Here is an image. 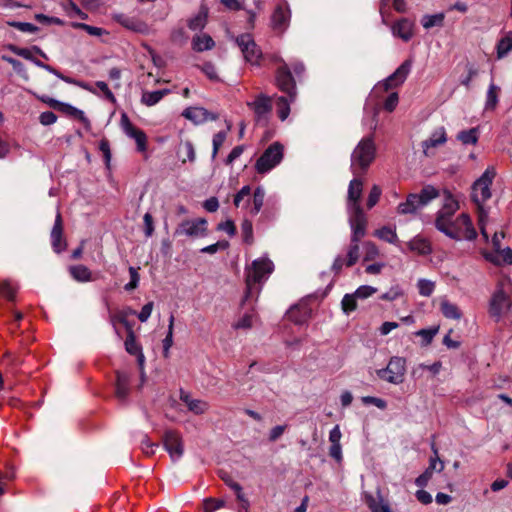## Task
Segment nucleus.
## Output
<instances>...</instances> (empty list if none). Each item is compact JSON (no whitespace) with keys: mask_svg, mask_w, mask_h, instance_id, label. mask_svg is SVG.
<instances>
[{"mask_svg":"<svg viewBox=\"0 0 512 512\" xmlns=\"http://www.w3.org/2000/svg\"><path fill=\"white\" fill-rule=\"evenodd\" d=\"M418 291L421 296L429 297L435 288L434 282L427 279H420L417 283Z\"/></svg>","mask_w":512,"mask_h":512,"instance_id":"nucleus-51","label":"nucleus"},{"mask_svg":"<svg viewBox=\"0 0 512 512\" xmlns=\"http://www.w3.org/2000/svg\"><path fill=\"white\" fill-rule=\"evenodd\" d=\"M435 457H431L429 460V466L426 468L427 471H430L433 474V471L442 472L444 469V463L438 457L437 449H434Z\"/></svg>","mask_w":512,"mask_h":512,"instance_id":"nucleus-59","label":"nucleus"},{"mask_svg":"<svg viewBox=\"0 0 512 512\" xmlns=\"http://www.w3.org/2000/svg\"><path fill=\"white\" fill-rule=\"evenodd\" d=\"M290 18L291 12L288 3L278 4L271 16L272 28L279 32H284L289 26Z\"/></svg>","mask_w":512,"mask_h":512,"instance_id":"nucleus-17","label":"nucleus"},{"mask_svg":"<svg viewBox=\"0 0 512 512\" xmlns=\"http://www.w3.org/2000/svg\"><path fill=\"white\" fill-rule=\"evenodd\" d=\"M466 69L467 74L460 78V83L466 88H469L471 81L478 75V69L470 63L466 65Z\"/></svg>","mask_w":512,"mask_h":512,"instance_id":"nucleus-54","label":"nucleus"},{"mask_svg":"<svg viewBox=\"0 0 512 512\" xmlns=\"http://www.w3.org/2000/svg\"><path fill=\"white\" fill-rule=\"evenodd\" d=\"M480 132L477 127L461 130L456 135V139L463 145H476L479 140Z\"/></svg>","mask_w":512,"mask_h":512,"instance_id":"nucleus-33","label":"nucleus"},{"mask_svg":"<svg viewBox=\"0 0 512 512\" xmlns=\"http://www.w3.org/2000/svg\"><path fill=\"white\" fill-rule=\"evenodd\" d=\"M348 212V222L351 228V242H360L366 234L367 219L363 210L354 209Z\"/></svg>","mask_w":512,"mask_h":512,"instance_id":"nucleus-15","label":"nucleus"},{"mask_svg":"<svg viewBox=\"0 0 512 512\" xmlns=\"http://www.w3.org/2000/svg\"><path fill=\"white\" fill-rule=\"evenodd\" d=\"M359 258V243L351 242L348 251H347V261L346 265L348 267L353 266Z\"/></svg>","mask_w":512,"mask_h":512,"instance_id":"nucleus-53","label":"nucleus"},{"mask_svg":"<svg viewBox=\"0 0 512 512\" xmlns=\"http://www.w3.org/2000/svg\"><path fill=\"white\" fill-rule=\"evenodd\" d=\"M235 42L247 62L252 65H259V61L262 57V51L255 43L251 34H241L236 37Z\"/></svg>","mask_w":512,"mask_h":512,"instance_id":"nucleus-13","label":"nucleus"},{"mask_svg":"<svg viewBox=\"0 0 512 512\" xmlns=\"http://www.w3.org/2000/svg\"><path fill=\"white\" fill-rule=\"evenodd\" d=\"M173 328H174V316H173V314H171L169 317L167 335L163 339V355H164V357L169 356V350L173 345Z\"/></svg>","mask_w":512,"mask_h":512,"instance_id":"nucleus-45","label":"nucleus"},{"mask_svg":"<svg viewBox=\"0 0 512 512\" xmlns=\"http://www.w3.org/2000/svg\"><path fill=\"white\" fill-rule=\"evenodd\" d=\"M215 42L208 34H196L192 39V48L196 52L211 50Z\"/></svg>","mask_w":512,"mask_h":512,"instance_id":"nucleus-30","label":"nucleus"},{"mask_svg":"<svg viewBox=\"0 0 512 512\" xmlns=\"http://www.w3.org/2000/svg\"><path fill=\"white\" fill-rule=\"evenodd\" d=\"M201 71L212 81H218L219 77L215 65L211 62H205L201 67Z\"/></svg>","mask_w":512,"mask_h":512,"instance_id":"nucleus-61","label":"nucleus"},{"mask_svg":"<svg viewBox=\"0 0 512 512\" xmlns=\"http://www.w3.org/2000/svg\"><path fill=\"white\" fill-rule=\"evenodd\" d=\"M229 246V243L228 241L226 240H220V241H217L216 243L214 244H211V245H208V246H205L203 247L200 252L201 253H206V254H214V253H217L218 251L220 250H225L227 249Z\"/></svg>","mask_w":512,"mask_h":512,"instance_id":"nucleus-55","label":"nucleus"},{"mask_svg":"<svg viewBox=\"0 0 512 512\" xmlns=\"http://www.w3.org/2000/svg\"><path fill=\"white\" fill-rule=\"evenodd\" d=\"M447 142V133L443 126L433 130L428 139L422 141L421 146L425 156H432V149L444 145Z\"/></svg>","mask_w":512,"mask_h":512,"instance_id":"nucleus-19","label":"nucleus"},{"mask_svg":"<svg viewBox=\"0 0 512 512\" xmlns=\"http://www.w3.org/2000/svg\"><path fill=\"white\" fill-rule=\"evenodd\" d=\"M208 11L201 7L200 11L188 20V27L192 31H201L207 23Z\"/></svg>","mask_w":512,"mask_h":512,"instance_id":"nucleus-34","label":"nucleus"},{"mask_svg":"<svg viewBox=\"0 0 512 512\" xmlns=\"http://www.w3.org/2000/svg\"><path fill=\"white\" fill-rule=\"evenodd\" d=\"M73 27L74 28H78V29H82V30L86 31L91 36L99 37V36H102L104 34H108V32L106 30H104L103 28L96 27V26H91V25H88V24H85V23H73Z\"/></svg>","mask_w":512,"mask_h":512,"instance_id":"nucleus-49","label":"nucleus"},{"mask_svg":"<svg viewBox=\"0 0 512 512\" xmlns=\"http://www.w3.org/2000/svg\"><path fill=\"white\" fill-rule=\"evenodd\" d=\"M275 82L278 89L287 94L276 99L277 115L281 121H285L290 114V105L297 98L296 81L290 67L283 63V66L276 70Z\"/></svg>","mask_w":512,"mask_h":512,"instance_id":"nucleus-1","label":"nucleus"},{"mask_svg":"<svg viewBox=\"0 0 512 512\" xmlns=\"http://www.w3.org/2000/svg\"><path fill=\"white\" fill-rule=\"evenodd\" d=\"M458 209V201L449 191L445 190L442 207L436 214L435 227L439 232L443 233L449 238L458 237L448 229V225L452 223V220H454V215Z\"/></svg>","mask_w":512,"mask_h":512,"instance_id":"nucleus-6","label":"nucleus"},{"mask_svg":"<svg viewBox=\"0 0 512 512\" xmlns=\"http://www.w3.org/2000/svg\"><path fill=\"white\" fill-rule=\"evenodd\" d=\"M488 313L496 322L508 319L512 323V297L504 282H499L492 293Z\"/></svg>","mask_w":512,"mask_h":512,"instance_id":"nucleus-3","label":"nucleus"},{"mask_svg":"<svg viewBox=\"0 0 512 512\" xmlns=\"http://www.w3.org/2000/svg\"><path fill=\"white\" fill-rule=\"evenodd\" d=\"M253 318H254V315L251 314V313H245L242 317H240L234 324H233V328L235 330H240V329H250L253 325Z\"/></svg>","mask_w":512,"mask_h":512,"instance_id":"nucleus-50","label":"nucleus"},{"mask_svg":"<svg viewBox=\"0 0 512 512\" xmlns=\"http://www.w3.org/2000/svg\"><path fill=\"white\" fill-rule=\"evenodd\" d=\"M440 310L442 314L448 319L459 320L462 317V313L459 307L447 299H443L441 301Z\"/></svg>","mask_w":512,"mask_h":512,"instance_id":"nucleus-37","label":"nucleus"},{"mask_svg":"<svg viewBox=\"0 0 512 512\" xmlns=\"http://www.w3.org/2000/svg\"><path fill=\"white\" fill-rule=\"evenodd\" d=\"M497 57L504 58L512 51V32H507L496 45Z\"/></svg>","mask_w":512,"mask_h":512,"instance_id":"nucleus-38","label":"nucleus"},{"mask_svg":"<svg viewBox=\"0 0 512 512\" xmlns=\"http://www.w3.org/2000/svg\"><path fill=\"white\" fill-rule=\"evenodd\" d=\"M207 220L205 218H196L182 221L176 228V236H187L201 238L207 235Z\"/></svg>","mask_w":512,"mask_h":512,"instance_id":"nucleus-14","label":"nucleus"},{"mask_svg":"<svg viewBox=\"0 0 512 512\" xmlns=\"http://www.w3.org/2000/svg\"><path fill=\"white\" fill-rule=\"evenodd\" d=\"M39 121L42 125L49 126L57 121V115L52 111H45L40 114Z\"/></svg>","mask_w":512,"mask_h":512,"instance_id":"nucleus-64","label":"nucleus"},{"mask_svg":"<svg viewBox=\"0 0 512 512\" xmlns=\"http://www.w3.org/2000/svg\"><path fill=\"white\" fill-rule=\"evenodd\" d=\"M51 245L55 253H61L66 249V241L63 239V227L61 214L58 211L51 230Z\"/></svg>","mask_w":512,"mask_h":512,"instance_id":"nucleus-22","label":"nucleus"},{"mask_svg":"<svg viewBox=\"0 0 512 512\" xmlns=\"http://www.w3.org/2000/svg\"><path fill=\"white\" fill-rule=\"evenodd\" d=\"M448 229L458 237L452 238L453 240L459 241L462 239L474 240L477 236V232L473 226L471 218L468 214L462 213L448 225Z\"/></svg>","mask_w":512,"mask_h":512,"instance_id":"nucleus-12","label":"nucleus"},{"mask_svg":"<svg viewBox=\"0 0 512 512\" xmlns=\"http://www.w3.org/2000/svg\"><path fill=\"white\" fill-rule=\"evenodd\" d=\"M169 93V89L147 91L142 94L141 102L146 106H154L157 103H159L165 95Z\"/></svg>","mask_w":512,"mask_h":512,"instance_id":"nucleus-35","label":"nucleus"},{"mask_svg":"<svg viewBox=\"0 0 512 512\" xmlns=\"http://www.w3.org/2000/svg\"><path fill=\"white\" fill-rule=\"evenodd\" d=\"M377 289L375 287L369 286V285H362L356 289L354 292L357 299H366L370 296H372Z\"/></svg>","mask_w":512,"mask_h":512,"instance_id":"nucleus-62","label":"nucleus"},{"mask_svg":"<svg viewBox=\"0 0 512 512\" xmlns=\"http://www.w3.org/2000/svg\"><path fill=\"white\" fill-rule=\"evenodd\" d=\"M499 88L491 83L489 85V88H488V91H487V94H486V102H485V108L486 110H493L497 103H498V95H497V90Z\"/></svg>","mask_w":512,"mask_h":512,"instance_id":"nucleus-46","label":"nucleus"},{"mask_svg":"<svg viewBox=\"0 0 512 512\" xmlns=\"http://www.w3.org/2000/svg\"><path fill=\"white\" fill-rule=\"evenodd\" d=\"M406 372V360L403 357L393 356L387 367L377 371L379 378L392 383L400 384Z\"/></svg>","mask_w":512,"mask_h":512,"instance_id":"nucleus-10","label":"nucleus"},{"mask_svg":"<svg viewBox=\"0 0 512 512\" xmlns=\"http://www.w3.org/2000/svg\"><path fill=\"white\" fill-rule=\"evenodd\" d=\"M247 105L254 112L256 123L266 126L272 111V97L260 93L253 101L248 102Z\"/></svg>","mask_w":512,"mask_h":512,"instance_id":"nucleus-11","label":"nucleus"},{"mask_svg":"<svg viewBox=\"0 0 512 512\" xmlns=\"http://www.w3.org/2000/svg\"><path fill=\"white\" fill-rule=\"evenodd\" d=\"M274 270L273 262L267 257L255 259L246 269L245 300L260 293L261 285L269 278Z\"/></svg>","mask_w":512,"mask_h":512,"instance_id":"nucleus-2","label":"nucleus"},{"mask_svg":"<svg viewBox=\"0 0 512 512\" xmlns=\"http://www.w3.org/2000/svg\"><path fill=\"white\" fill-rule=\"evenodd\" d=\"M284 156V147L279 142L269 145L255 163V169L260 174L270 172L281 163Z\"/></svg>","mask_w":512,"mask_h":512,"instance_id":"nucleus-7","label":"nucleus"},{"mask_svg":"<svg viewBox=\"0 0 512 512\" xmlns=\"http://www.w3.org/2000/svg\"><path fill=\"white\" fill-rule=\"evenodd\" d=\"M364 500L371 512H391L388 501L383 498L380 491L377 492L376 497L370 493H364Z\"/></svg>","mask_w":512,"mask_h":512,"instance_id":"nucleus-25","label":"nucleus"},{"mask_svg":"<svg viewBox=\"0 0 512 512\" xmlns=\"http://www.w3.org/2000/svg\"><path fill=\"white\" fill-rule=\"evenodd\" d=\"M141 450L146 455H153L155 452V449L158 447L156 443H153L147 435H142V439L140 442Z\"/></svg>","mask_w":512,"mask_h":512,"instance_id":"nucleus-60","label":"nucleus"},{"mask_svg":"<svg viewBox=\"0 0 512 512\" xmlns=\"http://www.w3.org/2000/svg\"><path fill=\"white\" fill-rule=\"evenodd\" d=\"M241 232L243 235V241L247 244L253 242V225L249 220H244L241 224Z\"/></svg>","mask_w":512,"mask_h":512,"instance_id":"nucleus-56","label":"nucleus"},{"mask_svg":"<svg viewBox=\"0 0 512 512\" xmlns=\"http://www.w3.org/2000/svg\"><path fill=\"white\" fill-rule=\"evenodd\" d=\"M1 59L9 63L18 75L27 78L25 66L21 61L7 55H2Z\"/></svg>","mask_w":512,"mask_h":512,"instance_id":"nucleus-48","label":"nucleus"},{"mask_svg":"<svg viewBox=\"0 0 512 512\" xmlns=\"http://www.w3.org/2000/svg\"><path fill=\"white\" fill-rule=\"evenodd\" d=\"M54 104H57L59 105V109L66 113L67 115H70L74 118H77L78 120H80L82 123H84L85 125H88L89 124V120L88 118L85 116V113L74 107L73 105L71 104H68V103H63V102H60L58 100H52Z\"/></svg>","mask_w":512,"mask_h":512,"instance_id":"nucleus-31","label":"nucleus"},{"mask_svg":"<svg viewBox=\"0 0 512 512\" xmlns=\"http://www.w3.org/2000/svg\"><path fill=\"white\" fill-rule=\"evenodd\" d=\"M495 176V169L493 167H488L474 182L471 197L477 205L483 204L491 197V185Z\"/></svg>","mask_w":512,"mask_h":512,"instance_id":"nucleus-9","label":"nucleus"},{"mask_svg":"<svg viewBox=\"0 0 512 512\" xmlns=\"http://www.w3.org/2000/svg\"><path fill=\"white\" fill-rule=\"evenodd\" d=\"M125 349L130 355L137 357L140 366L144 365L145 357L142 353L141 346L137 343L134 332L130 330L125 340Z\"/></svg>","mask_w":512,"mask_h":512,"instance_id":"nucleus-27","label":"nucleus"},{"mask_svg":"<svg viewBox=\"0 0 512 512\" xmlns=\"http://www.w3.org/2000/svg\"><path fill=\"white\" fill-rule=\"evenodd\" d=\"M445 15L444 13H436V14H426L421 19V24L425 29H430L433 27H441L444 23Z\"/></svg>","mask_w":512,"mask_h":512,"instance_id":"nucleus-42","label":"nucleus"},{"mask_svg":"<svg viewBox=\"0 0 512 512\" xmlns=\"http://www.w3.org/2000/svg\"><path fill=\"white\" fill-rule=\"evenodd\" d=\"M8 24L9 26L14 27L19 31L25 33H35L36 31H38V27L29 22L11 21L8 22Z\"/></svg>","mask_w":512,"mask_h":512,"instance_id":"nucleus-57","label":"nucleus"},{"mask_svg":"<svg viewBox=\"0 0 512 512\" xmlns=\"http://www.w3.org/2000/svg\"><path fill=\"white\" fill-rule=\"evenodd\" d=\"M17 287L10 280H4L0 283V294L7 300H14Z\"/></svg>","mask_w":512,"mask_h":512,"instance_id":"nucleus-47","label":"nucleus"},{"mask_svg":"<svg viewBox=\"0 0 512 512\" xmlns=\"http://www.w3.org/2000/svg\"><path fill=\"white\" fill-rule=\"evenodd\" d=\"M413 65L412 59L405 60L390 76L378 82L370 93V98L378 92H386L391 88L398 87L405 82Z\"/></svg>","mask_w":512,"mask_h":512,"instance_id":"nucleus-8","label":"nucleus"},{"mask_svg":"<svg viewBox=\"0 0 512 512\" xmlns=\"http://www.w3.org/2000/svg\"><path fill=\"white\" fill-rule=\"evenodd\" d=\"M113 19L123 27L142 34L149 32V26L142 20L125 14H115Z\"/></svg>","mask_w":512,"mask_h":512,"instance_id":"nucleus-21","label":"nucleus"},{"mask_svg":"<svg viewBox=\"0 0 512 512\" xmlns=\"http://www.w3.org/2000/svg\"><path fill=\"white\" fill-rule=\"evenodd\" d=\"M120 124L123 132L129 138L136 140L138 138V133H143L142 130L136 128L130 121L127 114L123 113L121 115Z\"/></svg>","mask_w":512,"mask_h":512,"instance_id":"nucleus-41","label":"nucleus"},{"mask_svg":"<svg viewBox=\"0 0 512 512\" xmlns=\"http://www.w3.org/2000/svg\"><path fill=\"white\" fill-rule=\"evenodd\" d=\"M374 236L390 244H396L398 242L396 229L389 226H383L375 230Z\"/></svg>","mask_w":512,"mask_h":512,"instance_id":"nucleus-40","label":"nucleus"},{"mask_svg":"<svg viewBox=\"0 0 512 512\" xmlns=\"http://www.w3.org/2000/svg\"><path fill=\"white\" fill-rule=\"evenodd\" d=\"M391 31L393 36L399 37L407 42L413 36V23L407 18H402L392 25Z\"/></svg>","mask_w":512,"mask_h":512,"instance_id":"nucleus-24","label":"nucleus"},{"mask_svg":"<svg viewBox=\"0 0 512 512\" xmlns=\"http://www.w3.org/2000/svg\"><path fill=\"white\" fill-rule=\"evenodd\" d=\"M232 124L229 121H226V130L219 131L218 133L214 134L212 139V159H215L220 147L223 145L227 138L228 132L231 130Z\"/></svg>","mask_w":512,"mask_h":512,"instance_id":"nucleus-36","label":"nucleus"},{"mask_svg":"<svg viewBox=\"0 0 512 512\" xmlns=\"http://www.w3.org/2000/svg\"><path fill=\"white\" fill-rule=\"evenodd\" d=\"M180 400L186 404L189 411L194 414L200 415L205 413L208 410V403L206 401L200 399H194L187 392L181 391Z\"/></svg>","mask_w":512,"mask_h":512,"instance_id":"nucleus-26","label":"nucleus"},{"mask_svg":"<svg viewBox=\"0 0 512 512\" xmlns=\"http://www.w3.org/2000/svg\"><path fill=\"white\" fill-rule=\"evenodd\" d=\"M363 183L360 179L354 178L350 181L347 197V212H354L355 208L362 210L359 200L362 195Z\"/></svg>","mask_w":512,"mask_h":512,"instance_id":"nucleus-20","label":"nucleus"},{"mask_svg":"<svg viewBox=\"0 0 512 512\" xmlns=\"http://www.w3.org/2000/svg\"><path fill=\"white\" fill-rule=\"evenodd\" d=\"M182 116L195 124H202L218 118L217 114L211 113L203 107H188L182 112Z\"/></svg>","mask_w":512,"mask_h":512,"instance_id":"nucleus-23","label":"nucleus"},{"mask_svg":"<svg viewBox=\"0 0 512 512\" xmlns=\"http://www.w3.org/2000/svg\"><path fill=\"white\" fill-rule=\"evenodd\" d=\"M485 257L495 265L512 264V249L509 247H502L496 252L486 254Z\"/></svg>","mask_w":512,"mask_h":512,"instance_id":"nucleus-28","label":"nucleus"},{"mask_svg":"<svg viewBox=\"0 0 512 512\" xmlns=\"http://www.w3.org/2000/svg\"><path fill=\"white\" fill-rule=\"evenodd\" d=\"M382 190L378 185H373L367 199V207L371 209L374 207L380 199Z\"/></svg>","mask_w":512,"mask_h":512,"instance_id":"nucleus-58","label":"nucleus"},{"mask_svg":"<svg viewBox=\"0 0 512 512\" xmlns=\"http://www.w3.org/2000/svg\"><path fill=\"white\" fill-rule=\"evenodd\" d=\"M129 394V381L124 373H117L116 396L119 400L124 401Z\"/></svg>","mask_w":512,"mask_h":512,"instance_id":"nucleus-39","label":"nucleus"},{"mask_svg":"<svg viewBox=\"0 0 512 512\" xmlns=\"http://www.w3.org/2000/svg\"><path fill=\"white\" fill-rule=\"evenodd\" d=\"M69 272L72 278L81 283L92 281V273L85 265H74L69 267Z\"/></svg>","mask_w":512,"mask_h":512,"instance_id":"nucleus-32","label":"nucleus"},{"mask_svg":"<svg viewBox=\"0 0 512 512\" xmlns=\"http://www.w3.org/2000/svg\"><path fill=\"white\" fill-rule=\"evenodd\" d=\"M439 332V326H432L416 331L415 336L421 337V346L426 347L431 344L433 338Z\"/></svg>","mask_w":512,"mask_h":512,"instance_id":"nucleus-43","label":"nucleus"},{"mask_svg":"<svg viewBox=\"0 0 512 512\" xmlns=\"http://www.w3.org/2000/svg\"><path fill=\"white\" fill-rule=\"evenodd\" d=\"M356 299H357V297L355 296L354 293L344 295V297L341 301V305H342V309H343L344 313L349 314L350 312H352L356 309V307H357Z\"/></svg>","mask_w":512,"mask_h":512,"instance_id":"nucleus-52","label":"nucleus"},{"mask_svg":"<svg viewBox=\"0 0 512 512\" xmlns=\"http://www.w3.org/2000/svg\"><path fill=\"white\" fill-rule=\"evenodd\" d=\"M407 245L409 250L416 252L420 255H428L432 252L430 242L420 235H417L414 238H412Z\"/></svg>","mask_w":512,"mask_h":512,"instance_id":"nucleus-29","label":"nucleus"},{"mask_svg":"<svg viewBox=\"0 0 512 512\" xmlns=\"http://www.w3.org/2000/svg\"><path fill=\"white\" fill-rule=\"evenodd\" d=\"M439 196L440 193L437 188L432 185H425L419 193H411L405 201L399 203L397 213L401 215L415 214Z\"/></svg>","mask_w":512,"mask_h":512,"instance_id":"nucleus-5","label":"nucleus"},{"mask_svg":"<svg viewBox=\"0 0 512 512\" xmlns=\"http://www.w3.org/2000/svg\"><path fill=\"white\" fill-rule=\"evenodd\" d=\"M376 157L372 136L362 138L351 154V171L354 175L365 173Z\"/></svg>","mask_w":512,"mask_h":512,"instance_id":"nucleus-4","label":"nucleus"},{"mask_svg":"<svg viewBox=\"0 0 512 512\" xmlns=\"http://www.w3.org/2000/svg\"><path fill=\"white\" fill-rule=\"evenodd\" d=\"M362 402L366 405H374L381 410L387 407V402L384 399L374 396H364L362 397Z\"/></svg>","mask_w":512,"mask_h":512,"instance_id":"nucleus-63","label":"nucleus"},{"mask_svg":"<svg viewBox=\"0 0 512 512\" xmlns=\"http://www.w3.org/2000/svg\"><path fill=\"white\" fill-rule=\"evenodd\" d=\"M6 49L11 51L13 54L32 62L35 66L42 68V69H44L45 63L36 59L33 56V53L41 56L42 58H44L46 60L48 59L47 54L39 46H36V45L32 46L31 48H22V47H18L15 44H8L6 46Z\"/></svg>","mask_w":512,"mask_h":512,"instance_id":"nucleus-16","label":"nucleus"},{"mask_svg":"<svg viewBox=\"0 0 512 512\" xmlns=\"http://www.w3.org/2000/svg\"><path fill=\"white\" fill-rule=\"evenodd\" d=\"M264 198L265 189L262 186L256 187L253 194V207L251 208L250 211L252 215H257L261 211L264 203Z\"/></svg>","mask_w":512,"mask_h":512,"instance_id":"nucleus-44","label":"nucleus"},{"mask_svg":"<svg viewBox=\"0 0 512 512\" xmlns=\"http://www.w3.org/2000/svg\"><path fill=\"white\" fill-rule=\"evenodd\" d=\"M164 447L173 461L179 460L183 455V443L181 437L174 430H168L165 432Z\"/></svg>","mask_w":512,"mask_h":512,"instance_id":"nucleus-18","label":"nucleus"}]
</instances>
